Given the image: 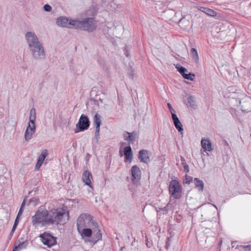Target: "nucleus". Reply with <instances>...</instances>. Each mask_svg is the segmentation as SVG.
<instances>
[{
    "mask_svg": "<svg viewBox=\"0 0 251 251\" xmlns=\"http://www.w3.org/2000/svg\"><path fill=\"white\" fill-rule=\"evenodd\" d=\"M129 77H131V79H133V75L131 74L129 75Z\"/></svg>",
    "mask_w": 251,
    "mask_h": 251,
    "instance_id": "4d7b16f0",
    "label": "nucleus"
},
{
    "mask_svg": "<svg viewBox=\"0 0 251 251\" xmlns=\"http://www.w3.org/2000/svg\"><path fill=\"white\" fill-rule=\"evenodd\" d=\"M187 102L190 107L195 108L197 106L195 103V98L193 96H189L187 98Z\"/></svg>",
    "mask_w": 251,
    "mask_h": 251,
    "instance_id": "bb28decb",
    "label": "nucleus"
},
{
    "mask_svg": "<svg viewBox=\"0 0 251 251\" xmlns=\"http://www.w3.org/2000/svg\"><path fill=\"white\" fill-rule=\"evenodd\" d=\"M36 118V110L34 108H32L30 110V116L29 118V121L31 123H35Z\"/></svg>",
    "mask_w": 251,
    "mask_h": 251,
    "instance_id": "5701e85b",
    "label": "nucleus"
},
{
    "mask_svg": "<svg viewBox=\"0 0 251 251\" xmlns=\"http://www.w3.org/2000/svg\"><path fill=\"white\" fill-rule=\"evenodd\" d=\"M121 144L122 145H125V144H126V143L122 142Z\"/></svg>",
    "mask_w": 251,
    "mask_h": 251,
    "instance_id": "052dcab7",
    "label": "nucleus"
},
{
    "mask_svg": "<svg viewBox=\"0 0 251 251\" xmlns=\"http://www.w3.org/2000/svg\"><path fill=\"white\" fill-rule=\"evenodd\" d=\"M120 154H121V156H122V154H121V151H120Z\"/></svg>",
    "mask_w": 251,
    "mask_h": 251,
    "instance_id": "69168bd1",
    "label": "nucleus"
},
{
    "mask_svg": "<svg viewBox=\"0 0 251 251\" xmlns=\"http://www.w3.org/2000/svg\"><path fill=\"white\" fill-rule=\"evenodd\" d=\"M224 145L226 146H228L229 144L226 140H224Z\"/></svg>",
    "mask_w": 251,
    "mask_h": 251,
    "instance_id": "de8ad7c7",
    "label": "nucleus"
},
{
    "mask_svg": "<svg viewBox=\"0 0 251 251\" xmlns=\"http://www.w3.org/2000/svg\"><path fill=\"white\" fill-rule=\"evenodd\" d=\"M16 229V228H14L13 227H12V228L11 231V232H14V231H15Z\"/></svg>",
    "mask_w": 251,
    "mask_h": 251,
    "instance_id": "5fc2aeb1",
    "label": "nucleus"
},
{
    "mask_svg": "<svg viewBox=\"0 0 251 251\" xmlns=\"http://www.w3.org/2000/svg\"><path fill=\"white\" fill-rule=\"evenodd\" d=\"M13 233H14V232H10V235H9V239H11V238L12 237L13 234Z\"/></svg>",
    "mask_w": 251,
    "mask_h": 251,
    "instance_id": "3c124183",
    "label": "nucleus"
},
{
    "mask_svg": "<svg viewBox=\"0 0 251 251\" xmlns=\"http://www.w3.org/2000/svg\"><path fill=\"white\" fill-rule=\"evenodd\" d=\"M99 100H100L101 102H102V99H99Z\"/></svg>",
    "mask_w": 251,
    "mask_h": 251,
    "instance_id": "680f3d73",
    "label": "nucleus"
},
{
    "mask_svg": "<svg viewBox=\"0 0 251 251\" xmlns=\"http://www.w3.org/2000/svg\"><path fill=\"white\" fill-rule=\"evenodd\" d=\"M94 124L95 126H100L101 125V116L98 114L96 113L93 119Z\"/></svg>",
    "mask_w": 251,
    "mask_h": 251,
    "instance_id": "b1692460",
    "label": "nucleus"
},
{
    "mask_svg": "<svg viewBox=\"0 0 251 251\" xmlns=\"http://www.w3.org/2000/svg\"><path fill=\"white\" fill-rule=\"evenodd\" d=\"M39 202V200L38 199H36L35 198H31L28 201V204L32 205L33 206H36L38 202Z\"/></svg>",
    "mask_w": 251,
    "mask_h": 251,
    "instance_id": "c85d7f7f",
    "label": "nucleus"
},
{
    "mask_svg": "<svg viewBox=\"0 0 251 251\" xmlns=\"http://www.w3.org/2000/svg\"><path fill=\"white\" fill-rule=\"evenodd\" d=\"M95 137L97 143H98L100 139V132H95Z\"/></svg>",
    "mask_w": 251,
    "mask_h": 251,
    "instance_id": "e433bc0d",
    "label": "nucleus"
},
{
    "mask_svg": "<svg viewBox=\"0 0 251 251\" xmlns=\"http://www.w3.org/2000/svg\"><path fill=\"white\" fill-rule=\"evenodd\" d=\"M19 218H20V217H19V216H17L16 219L15 220L14 223H16V224L18 225Z\"/></svg>",
    "mask_w": 251,
    "mask_h": 251,
    "instance_id": "79ce46f5",
    "label": "nucleus"
},
{
    "mask_svg": "<svg viewBox=\"0 0 251 251\" xmlns=\"http://www.w3.org/2000/svg\"><path fill=\"white\" fill-rule=\"evenodd\" d=\"M131 173L132 175V181L133 184L136 186L140 184V179L141 177V173L139 168L137 165L133 166L131 168Z\"/></svg>",
    "mask_w": 251,
    "mask_h": 251,
    "instance_id": "9b49d317",
    "label": "nucleus"
},
{
    "mask_svg": "<svg viewBox=\"0 0 251 251\" xmlns=\"http://www.w3.org/2000/svg\"><path fill=\"white\" fill-rule=\"evenodd\" d=\"M200 10L206 14L212 17H214L217 15V13L215 11L209 8L201 7Z\"/></svg>",
    "mask_w": 251,
    "mask_h": 251,
    "instance_id": "4be33fe9",
    "label": "nucleus"
},
{
    "mask_svg": "<svg viewBox=\"0 0 251 251\" xmlns=\"http://www.w3.org/2000/svg\"><path fill=\"white\" fill-rule=\"evenodd\" d=\"M96 127V130H95V131L96 132H100V126H95Z\"/></svg>",
    "mask_w": 251,
    "mask_h": 251,
    "instance_id": "c03bdc74",
    "label": "nucleus"
},
{
    "mask_svg": "<svg viewBox=\"0 0 251 251\" xmlns=\"http://www.w3.org/2000/svg\"><path fill=\"white\" fill-rule=\"evenodd\" d=\"M67 221H68L69 220V212H67Z\"/></svg>",
    "mask_w": 251,
    "mask_h": 251,
    "instance_id": "13d9d810",
    "label": "nucleus"
},
{
    "mask_svg": "<svg viewBox=\"0 0 251 251\" xmlns=\"http://www.w3.org/2000/svg\"><path fill=\"white\" fill-rule=\"evenodd\" d=\"M170 205V203H168L167 204V205L165 206V207L160 208V210L167 212L169 209Z\"/></svg>",
    "mask_w": 251,
    "mask_h": 251,
    "instance_id": "c9c22d12",
    "label": "nucleus"
},
{
    "mask_svg": "<svg viewBox=\"0 0 251 251\" xmlns=\"http://www.w3.org/2000/svg\"><path fill=\"white\" fill-rule=\"evenodd\" d=\"M39 237L45 245H46L48 247H51L55 244H56V238L52 236L50 233L45 232L42 234H41Z\"/></svg>",
    "mask_w": 251,
    "mask_h": 251,
    "instance_id": "1a4fd4ad",
    "label": "nucleus"
},
{
    "mask_svg": "<svg viewBox=\"0 0 251 251\" xmlns=\"http://www.w3.org/2000/svg\"><path fill=\"white\" fill-rule=\"evenodd\" d=\"M43 9L45 11H47V12H50L51 11V9H52V7L51 6L48 4H46L45 5H44L43 6Z\"/></svg>",
    "mask_w": 251,
    "mask_h": 251,
    "instance_id": "72a5a7b5",
    "label": "nucleus"
},
{
    "mask_svg": "<svg viewBox=\"0 0 251 251\" xmlns=\"http://www.w3.org/2000/svg\"><path fill=\"white\" fill-rule=\"evenodd\" d=\"M65 214V210L63 208L61 209H53L49 213V218H52L54 221V224H58L62 222V219Z\"/></svg>",
    "mask_w": 251,
    "mask_h": 251,
    "instance_id": "0eeeda50",
    "label": "nucleus"
},
{
    "mask_svg": "<svg viewBox=\"0 0 251 251\" xmlns=\"http://www.w3.org/2000/svg\"><path fill=\"white\" fill-rule=\"evenodd\" d=\"M146 244L148 248H150V246H149V245H148L149 242H148V239H147L146 243Z\"/></svg>",
    "mask_w": 251,
    "mask_h": 251,
    "instance_id": "6e6d98bb",
    "label": "nucleus"
},
{
    "mask_svg": "<svg viewBox=\"0 0 251 251\" xmlns=\"http://www.w3.org/2000/svg\"><path fill=\"white\" fill-rule=\"evenodd\" d=\"M20 249H19L18 245L15 246L12 251H19Z\"/></svg>",
    "mask_w": 251,
    "mask_h": 251,
    "instance_id": "37998d69",
    "label": "nucleus"
},
{
    "mask_svg": "<svg viewBox=\"0 0 251 251\" xmlns=\"http://www.w3.org/2000/svg\"><path fill=\"white\" fill-rule=\"evenodd\" d=\"M25 205L21 204L20 208L24 209Z\"/></svg>",
    "mask_w": 251,
    "mask_h": 251,
    "instance_id": "bf43d9fd",
    "label": "nucleus"
},
{
    "mask_svg": "<svg viewBox=\"0 0 251 251\" xmlns=\"http://www.w3.org/2000/svg\"><path fill=\"white\" fill-rule=\"evenodd\" d=\"M31 193V192H30V191L29 192L28 194H30V193Z\"/></svg>",
    "mask_w": 251,
    "mask_h": 251,
    "instance_id": "338daca9",
    "label": "nucleus"
},
{
    "mask_svg": "<svg viewBox=\"0 0 251 251\" xmlns=\"http://www.w3.org/2000/svg\"><path fill=\"white\" fill-rule=\"evenodd\" d=\"M73 147H74V146H75V144H74V143L73 144Z\"/></svg>",
    "mask_w": 251,
    "mask_h": 251,
    "instance_id": "e2e57ef3",
    "label": "nucleus"
},
{
    "mask_svg": "<svg viewBox=\"0 0 251 251\" xmlns=\"http://www.w3.org/2000/svg\"><path fill=\"white\" fill-rule=\"evenodd\" d=\"M124 154L125 158V161L129 160L131 161L133 156L132 149L130 146L126 147L124 149Z\"/></svg>",
    "mask_w": 251,
    "mask_h": 251,
    "instance_id": "6ab92c4d",
    "label": "nucleus"
},
{
    "mask_svg": "<svg viewBox=\"0 0 251 251\" xmlns=\"http://www.w3.org/2000/svg\"><path fill=\"white\" fill-rule=\"evenodd\" d=\"M28 244V243L27 241L20 242L18 245L19 249L22 250L26 248Z\"/></svg>",
    "mask_w": 251,
    "mask_h": 251,
    "instance_id": "c756f323",
    "label": "nucleus"
},
{
    "mask_svg": "<svg viewBox=\"0 0 251 251\" xmlns=\"http://www.w3.org/2000/svg\"><path fill=\"white\" fill-rule=\"evenodd\" d=\"M92 234L93 235V236L88 241L93 243V245L96 244L98 241L101 240L102 233L101 232V230L99 228V226L93 227Z\"/></svg>",
    "mask_w": 251,
    "mask_h": 251,
    "instance_id": "ddd939ff",
    "label": "nucleus"
},
{
    "mask_svg": "<svg viewBox=\"0 0 251 251\" xmlns=\"http://www.w3.org/2000/svg\"><path fill=\"white\" fill-rule=\"evenodd\" d=\"M26 198L27 197H25V199H24V201H23V202L22 203V204L23 205H25V202H26Z\"/></svg>",
    "mask_w": 251,
    "mask_h": 251,
    "instance_id": "49530a36",
    "label": "nucleus"
},
{
    "mask_svg": "<svg viewBox=\"0 0 251 251\" xmlns=\"http://www.w3.org/2000/svg\"><path fill=\"white\" fill-rule=\"evenodd\" d=\"M190 54L192 59L194 60L196 62L199 61V56L196 49L192 48L190 50Z\"/></svg>",
    "mask_w": 251,
    "mask_h": 251,
    "instance_id": "a878e982",
    "label": "nucleus"
},
{
    "mask_svg": "<svg viewBox=\"0 0 251 251\" xmlns=\"http://www.w3.org/2000/svg\"><path fill=\"white\" fill-rule=\"evenodd\" d=\"M149 151L142 150L139 151L138 158L141 162L147 164L149 162Z\"/></svg>",
    "mask_w": 251,
    "mask_h": 251,
    "instance_id": "4468645a",
    "label": "nucleus"
},
{
    "mask_svg": "<svg viewBox=\"0 0 251 251\" xmlns=\"http://www.w3.org/2000/svg\"><path fill=\"white\" fill-rule=\"evenodd\" d=\"M181 161L182 165H184L185 164H187L185 159H184V157L182 156L181 157Z\"/></svg>",
    "mask_w": 251,
    "mask_h": 251,
    "instance_id": "ea45409f",
    "label": "nucleus"
},
{
    "mask_svg": "<svg viewBox=\"0 0 251 251\" xmlns=\"http://www.w3.org/2000/svg\"><path fill=\"white\" fill-rule=\"evenodd\" d=\"M82 238L85 237L91 238L93 234V230L90 228H83L78 230Z\"/></svg>",
    "mask_w": 251,
    "mask_h": 251,
    "instance_id": "a211bd4d",
    "label": "nucleus"
},
{
    "mask_svg": "<svg viewBox=\"0 0 251 251\" xmlns=\"http://www.w3.org/2000/svg\"><path fill=\"white\" fill-rule=\"evenodd\" d=\"M201 147L205 151H211L212 150L211 143L210 140L202 139L201 141Z\"/></svg>",
    "mask_w": 251,
    "mask_h": 251,
    "instance_id": "aec40b11",
    "label": "nucleus"
},
{
    "mask_svg": "<svg viewBox=\"0 0 251 251\" xmlns=\"http://www.w3.org/2000/svg\"><path fill=\"white\" fill-rule=\"evenodd\" d=\"M172 241V236L169 237L166 241L165 248L168 250L170 246V242Z\"/></svg>",
    "mask_w": 251,
    "mask_h": 251,
    "instance_id": "473e14b6",
    "label": "nucleus"
},
{
    "mask_svg": "<svg viewBox=\"0 0 251 251\" xmlns=\"http://www.w3.org/2000/svg\"><path fill=\"white\" fill-rule=\"evenodd\" d=\"M17 226H18V224H16V223H14V225H13V227L14 228H17Z\"/></svg>",
    "mask_w": 251,
    "mask_h": 251,
    "instance_id": "603ef678",
    "label": "nucleus"
},
{
    "mask_svg": "<svg viewBox=\"0 0 251 251\" xmlns=\"http://www.w3.org/2000/svg\"><path fill=\"white\" fill-rule=\"evenodd\" d=\"M183 167H184V171L186 173H188L189 171V166L187 164H185V165H183Z\"/></svg>",
    "mask_w": 251,
    "mask_h": 251,
    "instance_id": "58836bf2",
    "label": "nucleus"
},
{
    "mask_svg": "<svg viewBox=\"0 0 251 251\" xmlns=\"http://www.w3.org/2000/svg\"><path fill=\"white\" fill-rule=\"evenodd\" d=\"M137 133L135 131L132 132H129L128 131H125L123 134L124 139L127 141L129 144H133L135 141V137Z\"/></svg>",
    "mask_w": 251,
    "mask_h": 251,
    "instance_id": "2eb2a0df",
    "label": "nucleus"
},
{
    "mask_svg": "<svg viewBox=\"0 0 251 251\" xmlns=\"http://www.w3.org/2000/svg\"><path fill=\"white\" fill-rule=\"evenodd\" d=\"M48 155V151L47 150H43L39 157L43 159V160H45V158L47 157Z\"/></svg>",
    "mask_w": 251,
    "mask_h": 251,
    "instance_id": "2f4dec72",
    "label": "nucleus"
},
{
    "mask_svg": "<svg viewBox=\"0 0 251 251\" xmlns=\"http://www.w3.org/2000/svg\"><path fill=\"white\" fill-rule=\"evenodd\" d=\"M195 75L193 73H189L188 74H186L184 75V76L183 77L184 78L189 80H193L194 77L195 76Z\"/></svg>",
    "mask_w": 251,
    "mask_h": 251,
    "instance_id": "7c9ffc66",
    "label": "nucleus"
},
{
    "mask_svg": "<svg viewBox=\"0 0 251 251\" xmlns=\"http://www.w3.org/2000/svg\"><path fill=\"white\" fill-rule=\"evenodd\" d=\"M245 248L248 251H251V245H247Z\"/></svg>",
    "mask_w": 251,
    "mask_h": 251,
    "instance_id": "a18cd8bd",
    "label": "nucleus"
},
{
    "mask_svg": "<svg viewBox=\"0 0 251 251\" xmlns=\"http://www.w3.org/2000/svg\"><path fill=\"white\" fill-rule=\"evenodd\" d=\"M96 27L94 22V19L92 18H86L83 20H76L75 24V29L86 31L89 32L94 31Z\"/></svg>",
    "mask_w": 251,
    "mask_h": 251,
    "instance_id": "7ed1b4c3",
    "label": "nucleus"
},
{
    "mask_svg": "<svg viewBox=\"0 0 251 251\" xmlns=\"http://www.w3.org/2000/svg\"><path fill=\"white\" fill-rule=\"evenodd\" d=\"M172 120L174 124V126L176 129L179 131L181 132L183 130V126L179 120L178 117L176 114H173Z\"/></svg>",
    "mask_w": 251,
    "mask_h": 251,
    "instance_id": "dca6fc26",
    "label": "nucleus"
},
{
    "mask_svg": "<svg viewBox=\"0 0 251 251\" xmlns=\"http://www.w3.org/2000/svg\"><path fill=\"white\" fill-rule=\"evenodd\" d=\"M37 160L39 161V162H41L42 163H43V161H44V160H43V159L40 158L39 156Z\"/></svg>",
    "mask_w": 251,
    "mask_h": 251,
    "instance_id": "09e8293b",
    "label": "nucleus"
},
{
    "mask_svg": "<svg viewBox=\"0 0 251 251\" xmlns=\"http://www.w3.org/2000/svg\"><path fill=\"white\" fill-rule=\"evenodd\" d=\"M73 147H74V146H75V144H74V143L73 144Z\"/></svg>",
    "mask_w": 251,
    "mask_h": 251,
    "instance_id": "0e129e2a",
    "label": "nucleus"
},
{
    "mask_svg": "<svg viewBox=\"0 0 251 251\" xmlns=\"http://www.w3.org/2000/svg\"><path fill=\"white\" fill-rule=\"evenodd\" d=\"M167 106L170 112L171 113L172 117H173V114H175V110L173 109L171 104L170 103H167Z\"/></svg>",
    "mask_w": 251,
    "mask_h": 251,
    "instance_id": "f704fd0d",
    "label": "nucleus"
},
{
    "mask_svg": "<svg viewBox=\"0 0 251 251\" xmlns=\"http://www.w3.org/2000/svg\"><path fill=\"white\" fill-rule=\"evenodd\" d=\"M193 181V177L186 175L183 179V183L184 184H190Z\"/></svg>",
    "mask_w": 251,
    "mask_h": 251,
    "instance_id": "cd10ccee",
    "label": "nucleus"
},
{
    "mask_svg": "<svg viewBox=\"0 0 251 251\" xmlns=\"http://www.w3.org/2000/svg\"><path fill=\"white\" fill-rule=\"evenodd\" d=\"M36 131V125L35 123H31L29 121L28 126L26 127L25 131V132L24 138L26 141H28L30 140L33 134L35 133Z\"/></svg>",
    "mask_w": 251,
    "mask_h": 251,
    "instance_id": "f8f14e48",
    "label": "nucleus"
},
{
    "mask_svg": "<svg viewBox=\"0 0 251 251\" xmlns=\"http://www.w3.org/2000/svg\"><path fill=\"white\" fill-rule=\"evenodd\" d=\"M194 183L195 187L201 192L203 190L204 183L201 180L199 179L198 178H195L194 179Z\"/></svg>",
    "mask_w": 251,
    "mask_h": 251,
    "instance_id": "412c9836",
    "label": "nucleus"
},
{
    "mask_svg": "<svg viewBox=\"0 0 251 251\" xmlns=\"http://www.w3.org/2000/svg\"><path fill=\"white\" fill-rule=\"evenodd\" d=\"M75 21L76 20H69L67 17L62 16L57 19L56 24L59 26L75 29Z\"/></svg>",
    "mask_w": 251,
    "mask_h": 251,
    "instance_id": "9d476101",
    "label": "nucleus"
},
{
    "mask_svg": "<svg viewBox=\"0 0 251 251\" xmlns=\"http://www.w3.org/2000/svg\"><path fill=\"white\" fill-rule=\"evenodd\" d=\"M32 223L33 226L40 224L42 225H53L54 221L52 218H49V213L48 210H38L34 215L32 216Z\"/></svg>",
    "mask_w": 251,
    "mask_h": 251,
    "instance_id": "f257e3e1",
    "label": "nucleus"
},
{
    "mask_svg": "<svg viewBox=\"0 0 251 251\" xmlns=\"http://www.w3.org/2000/svg\"><path fill=\"white\" fill-rule=\"evenodd\" d=\"M90 177H92L91 173L88 171H85L82 175V179L86 185L92 187Z\"/></svg>",
    "mask_w": 251,
    "mask_h": 251,
    "instance_id": "f3484780",
    "label": "nucleus"
},
{
    "mask_svg": "<svg viewBox=\"0 0 251 251\" xmlns=\"http://www.w3.org/2000/svg\"><path fill=\"white\" fill-rule=\"evenodd\" d=\"M25 38L28 44L29 49L35 46L42 45L36 34L33 32H27L25 35Z\"/></svg>",
    "mask_w": 251,
    "mask_h": 251,
    "instance_id": "6e6552de",
    "label": "nucleus"
},
{
    "mask_svg": "<svg viewBox=\"0 0 251 251\" xmlns=\"http://www.w3.org/2000/svg\"><path fill=\"white\" fill-rule=\"evenodd\" d=\"M176 68L183 77L184 76V75L186 74L185 73L188 72L187 70L185 68L180 65L179 64H177L176 65Z\"/></svg>",
    "mask_w": 251,
    "mask_h": 251,
    "instance_id": "393cba45",
    "label": "nucleus"
},
{
    "mask_svg": "<svg viewBox=\"0 0 251 251\" xmlns=\"http://www.w3.org/2000/svg\"><path fill=\"white\" fill-rule=\"evenodd\" d=\"M17 226H18V224H16V223H14V225H13V227L14 228H17Z\"/></svg>",
    "mask_w": 251,
    "mask_h": 251,
    "instance_id": "864d4df0",
    "label": "nucleus"
},
{
    "mask_svg": "<svg viewBox=\"0 0 251 251\" xmlns=\"http://www.w3.org/2000/svg\"><path fill=\"white\" fill-rule=\"evenodd\" d=\"M169 191L171 197L175 199H180L182 196V188L178 181L172 180L170 182Z\"/></svg>",
    "mask_w": 251,
    "mask_h": 251,
    "instance_id": "20e7f679",
    "label": "nucleus"
},
{
    "mask_svg": "<svg viewBox=\"0 0 251 251\" xmlns=\"http://www.w3.org/2000/svg\"><path fill=\"white\" fill-rule=\"evenodd\" d=\"M90 125V122L88 117L84 114H82L76 125V128L75 129V133L84 131L88 129Z\"/></svg>",
    "mask_w": 251,
    "mask_h": 251,
    "instance_id": "39448f33",
    "label": "nucleus"
},
{
    "mask_svg": "<svg viewBox=\"0 0 251 251\" xmlns=\"http://www.w3.org/2000/svg\"><path fill=\"white\" fill-rule=\"evenodd\" d=\"M29 49L32 57L35 60H39L46 58V53L42 45L35 46Z\"/></svg>",
    "mask_w": 251,
    "mask_h": 251,
    "instance_id": "423d86ee",
    "label": "nucleus"
},
{
    "mask_svg": "<svg viewBox=\"0 0 251 251\" xmlns=\"http://www.w3.org/2000/svg\"><path fill=\"white\" fill-rule=\"evenodd\" d=\"M76 224L77 230L87 227L98 226V224L93 220V217L85 213L82 214L78 217Z\"/></svg>",
    "mask_w": 251,
    "mask_h": 251,
    "instance_id": "f03ea898",
    "label": "nucleus"
},
{
    "mask_svg": "<svg viewBox=\"0 0 251 251\" xmlns=\"http://www.w3.org/2000/svg\"><path fill=\"white\" fill-rule=\"evenodd\" d=\"M23 209H22V208H20L19 210V212H18V213L17 214V216H19V217H20L21 215L23 213Z\"/></svg>",
    "mask_w": 251,
    "mask_h": 251,
    "instance_id": "a19ab883",
    "label": "nucleus"
},
{
    "mask_svg": "<svg viewBox=\"0 0 251 251\" xmlns=\"http://www.w3.org/2000/svg\"><path fill=\"white\" fill-rule=\"evenodd\" d=\"M125 54V55H126V57H128L129 56V53L127 52V50L126 51Z\"/></svg>",
    "mask_w": 251,
    "mask_h": 251,
    "instance_id": "8fccbe9b",
    "label": "nucleus"
},
{
    "mask_svg": "<svg viewBox=\"0 0 251 251\" xmlns=\"http://www.w3.org/2000/svg\"><path fill=\"white\" fill-rule=\"evenodd\" d=\"M42 164V162H39V161L37 160V162L35 166V170H39Z\"/></svg>",
    "mask_w": 251,
    "mask_h": 251,
    "instance_id": "4c0bfd02",
    "label": "nucleus"
}]
</instances>
